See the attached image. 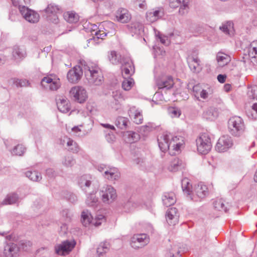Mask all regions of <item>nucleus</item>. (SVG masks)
Returning a JSON list of instances; mask_svg holds the SVG:
<instances>
[{
  "mask_svg": "<svg viewBox=\"0 0 257 257\" xmlns=\"http://www.w3.org/2000/svg\"><path fill=\"white\" fill-rule=\"evenodd\" d=\"M64 19L70 23H75L78 21L79 18L78 15L72 12H67L64 14Z\"/></svg>",
  "mask_w": 257,
  "mask_h": 257,
  "instance_id": "4c0bfd02",
  "label": "nucleus"
},
{
  "mask_svg": "<svg viewBox=\"0 0 257 257\" xmlns=\"http://www.w3.org/2000/svg\"><path fill=\"white\" fill-rule=\"evenodd\" d=\"M98 198L96 197L95 194L94 193H90L86 199V204L91 207L96 206Z\"/></svg>",
  "mask_w": 257,
  "mask_h": 257,
  "instance_id": "c03bdc74",
  "label": "nucleus"
},
{
  "mask_svg": "<svg viewBox=\"0 0 257 257\" xmlns=\"http://www.w3.org/2000/svg\"><path fill=\"white\" fill-rule=\"evenodd\" d=\"M182 189L184 193H186L188 195H190L192 192V185L189 182L188 178H185L182 180L181 182Z\"/></svg>",
  "mask_w": 257,
  "mask_h": 257,
  "instance_id": "a19ab883",
  "label": "nucleus"
},
{
  "mask_svg": "<svg viewBox=\"0 0 257 257\" xmlns=\"http://www.w3.org/2000/svg\"><path fill=\"white\" fill-rule=\"evenodd\" d=\"M126 135L130 143H135L140 139V135L136 132L128 131L126 132Z\"/></svg>",
  "mask_w": 257,
  "mask_h": 257,
  "instance_id": "a18cd8bd",
  "label": "nucleus"
},
{
  "mask_svg": "<svg viewBox=\"0 0 257 257\" xmlns=\"http://www.w3.org/2000/svg\"><path fill=\"white\" fill-rule=\"evenodd\" d=\"M156 83L159 89H170L174 84L173 77L171 76L158 78L156 80Z\"/></svg>",
  "mask_w": 257,
  "mask_h": 257,
  "instance_id": "2eb2a0df",
  "label": "nucleus"
},
{
  "mask_svg": "<svg viewBox=\"0 0 257 257\" xmlns=\"http://www.w3.org/2000/svg\"><path fill=\"white\" fill-rule=\"evenodd\" d=\"M169 113L172 117H178L181 114V110L178 108L173 107L169 109Z\"/></svg>",
  "mask_w": 257,
  "mask_h": 257,
  "instance_id": "4d7b16f0",
  "label": "nucleus"
},
{
  "mask_svg": "<svg viewBox=\"0 0 257 257\" xmlns=\"http://www.w3.org/2000/svg\"><path fill=\"white\" fill-rule=\"evenodd\" d=\"M92 178L90 175H84L80 177L78 180L79 186L86 193L91 187Z\"/></svg>",
  "mask_w": 257,
  "mask_h": 257,
  "instance_id": "aec40b11",
  "label": "nucleus"
},
{
  "mask_svg": "<svg viewBox=\"0 0 257 257\" xmlns=\"http://www.w3.org/2000/svg\"><path fill=\"white\" fill-rule=\"evenodd\" d=\"M59 11L58 6L54 4L49 5L46 9V12L48 15L49 20L53 23L57 24L59 20L56 14Z\"/></svg>",
  "mask_w": 257,
  "mask_h": 257,
  "instance_id": "f3484780",
  "label": "nucleus"
},
{
  "mask_svg": "<svg viewBox=\"0 0 257 257\" xmlns=\"http://www.w3.org/2000/svg\"><path fill=\"white\" fill-rule=\"evenodd\" d=\"M130 117L133 118L136 124H141L143 122V116L142 113L135 107H131L128 111Z\"/></svg>",
  "mask_w": 257,
  "mask_h": 257,
  "instance_id": "b1692460",
  "label": "nucleus"
},
{
  "mask_svg": "<svg viewBox=\"0 0 257 257\" xmlns=\"http://www.w3.org/2000/svg\"><path fill=\"white\" fill-rule=\"evenodd\" d=\"M66 198L71 203H75L77 200V197L75 194L72 193H68L66 196Z\"/></svg>",
  "mask_w": 257,
  "mask_h": 257,
  "instance_id": "bf43d9fd",
  "label": "nucleus"
},
{
  "mask_svg": "<svg viewBox=\"0 0 257 257\" xmlns=\"http://www.w3.org/2000/svg\"><path fill=\"white\" fill-rule=\"evenodd\" d=\"M179 138L168 132H164L159 138L158 139V145L161 151L165 152L170 147L178 151L180 149L182 145L181 142H178Z\"/></svg>",
  "mask_w": 257,
  "mask_h": 257,
  "instance_id": "f03ea898",
  "label": "nucleus"
},
{
  "mask_svg": "<svg viewBox=\"0 0 257 257\" xmlns=\"http://www.w3.org/2000/svg\"><path fill=\"white\" fill-rule=\"evenodd\" d=\"M216 60L218 65L221 67H223L229 63L230 59L228 55L221 52H219L216 55Z\"/></svg>",
  "mask_w": 257,
  "mask_h": 257,
  "instance_id": "c756f323",
  "label": "nucleus"
},
{
  "mask_svg": "<svg viewBox=\"0 0 257 257\" xmlns=\"http://www.w3.org/2000/svg\"><path fill=\"white\" fill-rule=\"evenodd\" d=\"M20 247L14 242H7L3 250V255L5 257H18L19 256Z\"/></svg>",
  "mask_w": 257,
  "mask_h": 257,
  "instance_id": "f8f14e48",
  "label": "nucleus"
},
{
  "mask_svg": "<svg viewBox=\"0 0 257 257\" xmlns=\"http://www.w3.org/2000/svg\"><path fill=\"white\" fill-rule=\"evenodd\" d=\"M70 95L74 101L79 103H84L87 98V92L82 86L73 87L70 90Z\"/></svg>",
  "mask_w": 257,
  "mask_h": 257,
  "instance_id": "39448f33",
  "label": "nucleus"
},
{
  "mask_svg": "<svg viewBox=\"0 0 257 257\" xmlns=\"http://www.w3.org/2000/svg\"><path fill=\"white\" fill-rule=\"evenodd\" d=\"M115 17L118 22L127 23L131 20L132 15L127 9L120 8L116 12Z\"/></svg>",
  "mask_w": 257,
  "mask_h": 257,
  "instance_id": "a211bd4d",
  "label": "nucleus"
},
{
  "mask_svg": "<svg viewBox=\"0 0 257 257\" xmlns=\"http://www.w3.org/2000/svg\"><path fill=\"white\" fill-rule=\"evenodd\" d=\"M247 95L250 99H257V86L248 87Z\"/></svg>",
  "mask_w": 257,
  "mask_h": 257,
  "instance_id": "49530a36",
  "label": "nucleus"
},
{
  "mask_svg": "<svg viewBox=\"0 0 257 257\" xmlns=\"http://www.w3.org/2000/svg\"><path fill=\"white\" fill-rule=\"evenodd\" d=\"M247 115L249 118L257 119V103L252 104L251 110L247 112Z\"/></svg>",
  "mask_w": 257,
  "mask_h": 257,
  "instance_id": "603ef678",
  "label": "nucleus"
},
{
  "mask_svg": "<svg viewBox=\"0 0 257 257\" xmlns=\"http://www.w3.org/2000/svg\"><path fill=\"white\" fill-rule=\"evenodd\" d=\"M19 11L23 18L31 23H36L39 20L38 13L25 6H19Z\"/></svg>",
  "mask_w": 257,
  "mask_h": 257,
  "instance_id": "0eeeda50",
  "label": "nucleus"
},
{
  "mask_svg": "<svg viewBox=\"0 0 257 257\" xmlns=\"http://www.w3.org/2000/svg\"><path fill=\"white\" fill-rule=\"evenodd\" d=\"M232 145L233 142L231 137L228 135H224L218 139L215 149L218 152H224L230 148Z\"/></svg>",
  "mask_w": 257,
  "mask_h": 257,
  "instance_id": "9d476101",
  "label": "nucleus"
},
{
  "mask_svg": "<svg viewBox=\"0 0 257 257\" xmlns=\"http://www.w3.org/2000/svg\"><path fill=\"white\" fill-rule=\"evenodd\" d=\"M247 55H245L246 57H243L241 61L245 66L249 61L252 62L253 65L257 64V41H253L250 43L247 48Z\"/></svg>",
  "mask_w": 257,
  "mask_h": 257,
  "instance_id": "423d86ee",
  "label": "nucleus"
},
{
  "mask_svg": "<svg viewBox=\"0 0 257 257\" xmlns=\"http://www.w3.org/2000/svg\"><path fill=\"white\" fill-rule=\"evenodd\" d=\"M57 106L59 110L63 113L70 110V105L66 98L61 97L57 100Z\"/></svg>",
  "mask_w": 257,
  "mask_h": 257,
  "instance_id": "bb28decb",
  "label": "nucleus"
},
{
  "mask_svg": "<svg viewBox=\"0 0 257 257\" xmlns=\"http://www.w3.org/2000/svg\"><path fill=\"white\" fill-rule=\"evenodd\" d=\"M189 1V0H183L182 1V4L180 6L179 13L181 15H184L186 14L189 10V7H188V3Z\"/></svg>",
  "mask_w": 257,
  "mask_h": 257,
  "instance_id": "09e8293b",
  "label": "nucleus"
},
{
  "mask_svg": "<svg viewBox=\"0 0 257 257\" xmlns=\"http://www.w3.org/2000/svg\"><path fill=\"white\" fill-rule=\"evenodd\" d=\"M200 61L197 57L189 56L187 58V63L191 70L193 72H199L201 70L200 64Z\"/></svg>",
  "mask_w": 257,
  "mask_h": 257,
  "instance_id": "4be33fe9",
  "label": "nucleus"
},
{
  "mask_svg": "<svg viewBox=\"0 0 257 257\" xmlns=\"http://www.w3.org/2000/svg\"><path fill=\"white\" fill-rule=\"evenodd\" d=\"M129 120L127 118L122 116H118L115 120V125L121 130H126Z\"/></svg>",
  "mask_w": 257,
  "mask_h": 257,
  "instance_id": "e433bc0d",
  "label": "nucleus"
},
{
  "mask_svg": "<svg viewBox=\"0 0 257 257\" xmlns=\"http://www.w3.org/2000/svg\"><path fill=\"white\" fill-rule=\"evenodd\" d=\"M153 129L152 125L150 123L148 124L143 125L140 127V130L141 133H144V135L147 134L149 132H151Z\"/></svg>",
  "mask_w": 257,
  "mask_h": 257,
  "instance_id": "6e6d98bb",
  "label": "nucleus"
},
{
  "mask_svg": "<svg viewBox=\"0 0 257 257\" xmlns=\"http://www.w3.org/2000/svg\"><path fill=\"white\" fill-rule=\"evenodd\" d=\"M162 201L166 207H169L173 205L176 202L175 195L173 193H166L163 196Z\"/></svg>",
  "mask_w": 257,
  "mask_h": 257,
  "instance_id": "c85d7f7f",
  "label": "nucleus"
},
{
  "mask_svg": "<svg viewBox=\"0 0 257 257\" xmlns=\"http://www.w3.org/2000/svg\"><path fill=\"white\" fill-rule=\"evenodd\" d=\"M164 15V10L162 8L153 9L146 13L147 20L150 23H153L162 18Z\"/></svg>",
  "mask_w": 257,
  "mask_h": 257,
  "instance_id": "dca6fc26",
  "label": "nucleus"
},
{
  "mask_svg": "<svg viewBox=\"0 0 257 257\" xmlns=\"http://www.w3.org/2000/svg\"><path fill=\"white\" fill-rule=\"evenodd\" d=\"M85 69L86 70L85 75L86 76L87 74L90 75L94 73H97L98 72L101 71V69L99 67L98 65L93 63H89L86 66Z\"/></svg>",
  "mask_w": 257,
  "mask_h": 257,
  "instance_id": "58836bf2",
  "label": "nucleus"
},
{
  "mask_svg": "<svg viewBox=\"0 0 257 257\" xmlns=\"http://www.w3.org/2000/svg\"><path fill=\"white\" fill-rule=\"evenodd\" d=\"M143 25L138 22H132L130 25H127V28L130 33L133 35H139L143 29Z\"/></svg>",
  "mask_w": 257,
  "mask_h": 257,
  "instance_id": "cd10ccee",
  "label": "nucleus"
},
{
  "mask_svg": "<svg viewBox=\"0 0 257 257\" xmlns=\"http://www.w3.org/2000/svg\"><path fill=\"white\" fill-rule=\"evenodd\" d=\"M67 145L69 147V150L73 153H77L79 150L77 144L71 139H69L68 140Z\"/></svg>",
  "mask_w": 257,
  "mask_h": 257,
  "instance_id": "de8ad7c7",
  "label": "nucleus"
},
{
  "mask_svg": "<svg viewBox=\"0 0 257 257\" xmlns=\"http://www.w3.org/2000/svg\"><path fill=\"white\" fill-rule=\"evenodd\" d=\"M76 245L74 240H66L55 246L56 253L61 255L68 254L73 249Z\"/></svg>",
  "mask_w": 257,
  "mask_h": 257,
  "instance_id": "6e6552de",
  "label": "nucleus"
},
{
  "mask_svg": "<svg viewBox=\"0 0 257 257\" xmlns=\"http://www.w3.org/2000/svg\"><path fill=\"white\" fill-rule=\"evenodd\" d=\"M108 58L109 61L113 64L121 65L122 71L128 76L135 72V67L134 64L129 57L122 56L117 54L115 51H110Z\"/></svg>",
  "mask_w": 257,
  "mask_h": 257,
  "instance_id": "f257e3e1",
  "label": "nucleus"
},
{
  "mask_svg": "<svg viewBox=\"0 0 257 257\" xmlns=\"http://www.w3.org/2000/svg\"><path fill=\"white\" fill-rule=\"evenodd\" d=\"M134 83V81L132 78L125 79L122 83V87L125 90H129L132 88Z\"/></svg>",
  "mask_w": 257,
  "mask_h": 257,
  "instance_id": "3c124183",
  "label": "nucleus"
},
{
  "mask_svg": "<svg viewBox=\"0 0 257 257\" xmlns=\"http://www.w3.org/2000/svg\"><path fill=\"white\" fill-rule=\"evenodd\" d=\"M62 216L65 218L66 221H70L73 216L72 212L68 209H63L61 212Z\"/></svg>",
  "mask_w": 257,
  "mask_h": 257,
  "instance_id": "864d4df0",
  "label": "nucleus"
},
{
  "mask_svg": "<svg viewBox=\"0 0 257 257\" xmlns=\"http://www.w3.org/2000/svg\"><path fill=\"white\" fill-rule=\"evenodd\" d=\"M19 196L16 193H10L8 194L5 199L2 202L1 204L11 205L17 202L19 200Z\"/></svg>",
  "mask_w": 257,
  "mask_h": 257,
  "instance_id": "2f4dec72",
  "label": "nucleus"
},
{
  "mask_svg": "<svg viewBox=\"0 0 257 257\" xmlns=\"http://www.w3.org/2000/svg\"><path fill=\"white\" fill-rule=\"evenodd\" d=\"M25 51L18 46H15L13 51V56L16 60H21L25 57Z\"/></svg>",
  "mask_w": 257,
  "mask_h": 257,
  "instance_id": "c9c22d12",
  "label": "nucleus"
},
{
  "mask_svg": "<svg viewBox=\"0 0 257 257\" xmlns=\"http://www.w3.org/2000/svg\"><path fill=\"white\" fill-rule=\"evenodd\" d=\"M25 175L30 180L33 181H39L42 179L41 174L36 171H28L25 173Z\"/></svg>",
  "mask_w": 257,
  "mask_h": 257,
  "instance_id": "ea45409f",
  "label": "nucleus"
},
{
  "mask_svg": "<svg viewBox=\"0 0 257 257\" xmlns=\"http://www.w3.org/2000/svg\"><path fill=\"white\" fill-rule=\"evenodd\" d=\"M217 113L213 107H209L206 109L203 113V116L204 118L213 120L217 117Z\"/></svg>",
  "mask_w": 257,
  "mask_h": 257,
  "instance_id": "f704fd0d",
  "label": "nucleus"
},
{
  "mask_svg": "<svg viewBox=\"0 0 257 257\" xmlns=\"http://www.w3.org/2000/svg\"><path fill=\"white\" fill-rule=\"evenodd\" d=\"M104 176L108 180H116L120 177V173L117 168L108 166V169L105 171Z\"/></svg>",
  "mask_w": 257,
  "mask_h": 257,
  "instance_id": "5701e85b",
  "label": "nucleus"
},
{
  "mask_svg": "<svg viewBox=\"0 0 257 257\" xmlns=\"http://www.w3.org/2000/svg\"><path fill=\"white\" fill-rule=\"evenodd\" d=\"M136 3H138L140 8L142 9H147V6L146 0H134Z\"/></svg>",
  "mask_w": 257,
  "mask_h": 257,
  "instance_id": "e2e57ef3",
  "label": "nucleus"
},
{
  "mask_svg": "<svg viewBox=\"0 0 257 257\" xmlns=\"http://www.w3.org/2000/svg\"><path fill=\"white\" fill-rule=\"evenodd\" d=\"M149 240L148 235L145 233L135 234L131 238V245L132 247L137 249L147 245Z\"/></svg>",
  "mask_w": 257,
  "mask_h": 257,
  "instance_id": "1a4fd4ad",
  "label": "nucleus"
},
{
  "mask_svg": "<svg viewBox=\"0 0 257 257\" xmlns=\"http://www.w3.org/2000/svg\"><path fill=\"white\" fill-rule=\"evenodd\" d=\"M92 221V216L87 210H83L81 213V222L85 226H88Z\"/></svg>",
  "mask_w": 257,
  "mask_h": 257,
  "instance_id": "72a5a7b5",
  "label": "nucleus"
},
{
  "mask_svg": "<svg viewBox=\"0 0 257 257\" xmlns=\"http://www.w3.org/2000/svg\"><path fill=\"white\" fill-rule=\"evenodd\" d=\"M41 85L44 88L49 87L51 90H56L59 87V84L53 81L50 77H44L41 81Z\"/></svg>",
  "mask_w": 257,
  "mask_h": 257,
  "instance_id": "393cba45",
  "label": "nucleus"
},
{
  "mask_svg": "<svg viewBox=\"0 0 257 257\" xmlns=\"http://www.w3.org/2000/svg\"><path fill=\"white\" fill-rule=\"evenodd\" d=\"M21 244L22 246V248H23V249L25 250H27V246H31V245H32V243L28 241H22L21 243Z\"/></svg>",
  "mask_w": 257,
  "mask_h": 257,
  "instance_id": "338daca9",
  "label": "nucleus"
},
{
  "mask_svg": "<svg viewBox=\"0 0 257 257\" xmlns=\"http://www.w3.org/2000/svg\"><path fill=\"white\" fill-rule=\"evenodd\" d=\"M75 163V161L71 156H66L62 160L63 165L67 167H71Z\"/></svg>",
  "mask_w": 257,
  "mask_h": 257,
  "instance_id": "8fccbe9b",
  "label": "nucleus"
},
{
  "mask_svg": "<svg viewBox=\"0 0 257 257\" xmlns=\"http://www.w3.org/2000/svg\"><path fill=\"white\" fill-rule=\"evenodd\" d=\"M213 205L217 210L222 211H223L225 212H227V208L225 206L224 204V201L222 199H217L215 201L213 202Z\"/></svg>",
  "mask_w": 257,
  "mask_h": 257,
  "instance_id": "79ce46f5",
  "label": "nucleus"
},
{
  "mask_svg": "<svg viewBox=\"0 0 257 257\" xmlns=\"http://www.w3.org/2000/svg\"><path fill=\"white\" fill-rule=\"evenodd\" d=\"M108 167L107 166L104 165V164H100V165H98L97 167H96V168L100 172H102L103 171H104V172L105 173V171L108 169Z\"/></svg>",
  "mask_w": 257,
  "mask_h": 257,
  "instance_id": "774afa93",
  "label": "nucleus"
},
{
  "mask_svg": "<svg viewBox=\"0 0 257 257\" xmlns=\"http://www.w3.org/2000/svg\"><path fill=\"white\" fill-rule=\"evenodd\" d=\"M166 257H181L180 250L178 244H174L168 248L166 253Z\"/></svg>",
  "mask_w": 257,
  "mask_h": 257,
  "instance_id": "7c9ffc66",
  "label": "nucleus"
},
{
  "mask_svg": "<svg viewBox=\"0 0 257 257\" xmlns=\"http://www.w3.org/2000/svg\"><path fill=\"white\" fill-rule=\"evenodd\" d=\"M82 74L81 67L76 66L68 72L67 77L70 83H76L80 79Z\"/></svg>",
  "mask_w": 257,
  "mask_h": 257,
  "instance_id": "4468645a",
  "label": "nucleus"
},
{
  "mask_svg": "<svg viewBox=\"0 0 257 257\" xmlns=\"http://www.w3.org/2000/svg\"><path fill=\"white\" fill-rule=\"evenodd\" d=\"M196 146L197 151L201 154H206L210 150L212 145L210 138L206 134H202L196 139Z\"/></svg>",
  "mask_w": 257,
  "mask_h": 257,
  "instance_id": "20e7f679",
  "label": "nucleus"
},
{
  "mask_svg": "<svg viewBox=\"0 0 257 257\" xmlns=\"http://www.w3.org/2000/svg\"><path fill=\"white\" fill-rule=\"evenodd\" d=\"M46 174L49 178H53L56 175L55 171L52 168L47 169L46 171Z\"/></svg>",
  "mask_w": 257,
  "mask_h": 257,
  "instance_id": "0e129e2a",
  "label": "nucleus"
},
{
  "mask_svg": "<svg viewBox=\"0 0 257 257\" xmlns=\"http://www.w3.org/2000/svg\"><path fill=\"white\" fill-rule=\"evenodd\" d=\"M169 5L171 8H176L181 4V0H169Z\"/></svg>",
  "mask_w": 257,
  "mask_h": 257,
  "instance_id": "052dcab7",
  "label": "nucleus"
},
{
  "mask_svg": "<svg viewBox=\"0 0 257 257\" xmlns=\"http://www.w3.org/2000/svg\"><path fill=\"white\" fill-rule=\"evenodd\" d=\"M158 37L162 44L166 46L169 45L170 41L167 37L165 36H162L161 35H158Z\"/></svg>",
  "mask_w": 257,
  "mask_h": 257,
  "instance_id": "680f3d73",
  "label": "nucleus"
},
{
  "mask_svg": "<svg viewBox=\"0 0 257 257\" xmlns=\"http://www.w3.org/2000/svg\"><path fill=\"white\" fill-rule=\"evenodd\" d=\"M185 164L178 158L175 157L171 162L168 169L171 172H176L185 167Z\"/></svg>",
  "mask_w": 257,
  "mask_h": 257,
  "instance_id": "a878e982",
  "label": "nucleus"
},
{
  "mask_svg": "<svg viewBox=\"0 0 257 257\" xmlns=\"http://www.w3.org/2000/svg\"><path fill=\"white\" fill-rule=\"evenodd\" d=\"M179 213L177 208L172 207L166 212V220L170 225H175L178 221Z\"/></svg>",
  "mask_w": 257,
  "mask_h": 257,
  "instance_id": "412c9836",
  "label": "nucleus"
},
{
  "mask_svg": "<svg viewBox=\"0 0 257 257\" xmlns=\"http://www.w3.org/2000/svg\"><path fill=\"white\" fill-rule=\"evenodd\" d=\"M14 83L17 87H24L27 86L29 85V82L26 79H16L14 81Z\"/></svg>",
  "mask_w": 257,
  "mask_h": 257,
  "instance_id": "5fc2aeb1",
  "label": "nucleus"
},
{
  "mask_svg": "<svg viewBox=\"0 0 257 257\" xmlns=\"http://www.w3.org/2000/svg\"><path fill=\"white\" fill-rule=\"evenodd\" d=\"M26 150V148L22 145L18 144L13 150H10V151L13 155L21 156L24 155Z\"/></svg>",
  "mask_w": 257,
  "mask_h": 257,
  "instance_id": "37998d69",
  "label": "nucleus"
},
{
  "mask_svg": "<svg viewBox=\"0 0 257 257\" xmlns=\"http://www.w3.org/2000/svg\"><path fill=\"white\" fill-rule=\"evenodd\" d=\"M86 78L90 85L99 86L102 84L104 81L102 71L90 75L87 74Z\"/></svg>",
  "mask_w": 257,
  "mask_h": 257,
  "instance_id": "6ab92c4d",
  "label": "nucleus"
},
{
  "mask_svg": "<svg viewBox=\"0 0 257 257\" xmlns=\"http://www.w3.org/2000/svg\"><path fill=\"white\" fill-rule=\"evenodd\" d=\"M95 37H93V39L96 37L97 39H103L104 37L106 36V33L102 32L101 33L100 31L95 32Z\"/></svg>",
  "mask_w": 257,
  "mask_h": 257,
  "instance_id": "69168bd1",
  "label": "nucleus"
},
{
  "mask_svg": "<svg viewBox=\"0 0 257 257\" xmlns=\"http://www.w3.org/2000/svg\"><path fill=\"white\" fill-rule=\"evenodd\" d=\"M191 194H192L193 196V197L191 198V199L194 201H198V200L196 199V197L200 199L206 197L208 194V188L206 185L200 183L195 187Z\"/></svg>",
  "mask_w": 257,
  "mask_h": 257,
  "instance_id": "ddd939ff",
  "label": "nucleus"
},
{
  "mask_svg": "<svg viewBox=\"0 0 257 257\" xmlns=\"http://www.w3.org/2000/svg\"><path fill=\"white\" fill-rule=\"evenodd\" d=\"M228 128L231 135L235 137L242 135L245 131L243 120L238 116H234L228 121Z\"/></svg>",
  "mask_w": 257,
  "mask_h": 257,
  "instance_id": "7ed1b4c3",
  "label": "nucleus"
},
{
  "mask_svg": "<svg viewBox=\"0 0 257 257\" xmlns=\"http://www.w3.org/2000/svg\"><path fill=\"white\" fill-rule=\"evenodd\" d=\"M232 26V24L231 23H227V24H225L220 27V29L225 34H228L229 28Z\"/></svg>",
  "mask_w": 257,
  "mask_h": 257,
  "instance_id": "13d9d810",
  "label": "nucleus"
},
{
  "mask_svg": "<svg viewBox=\"0 0 257 257\" xmlns=\"http://www.w3.org/2000/svg\"><path fill=\"white\" fill-rule=\"evenodd\" d=\"M101 195L102 201L106 203L112 202L117 197L115 189L110 185L103 187Z\"/></svg>",
  "mask_w": 257,
  "mask_h": 257,
  "instance_id": "9b49d317",
  "label": "nucleus"
},
{
  "mask_svg": "<svg viewBox=\"0 0 257 257\" xmlns=\"http://www.w3.org/2000/svg\"><path fill=\"white\" fill-rule=\"evenodd\" d=\"M109 247L110 244L108 242L105 241L101 243L97 248L98 257H104L105 253L108 251Z\"/></svg>",
  "mask_w": 257,
  "mask_h": 257,
  "instance_id": "473e14b6",
  "label": "nucleus"
}]
</instances>
